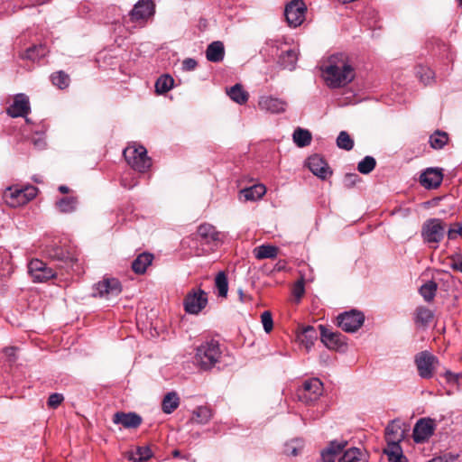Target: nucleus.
I'll return each instance as SVG.
<instances>
[{"label": "nucleus", "mask_w": 462, "mask_h": 462, "mask_svg": "<svg viewBox=\"0 0 462 462\" xmlns=\"http://www.w3.org/2000/svg\"><path fill=\"white\" fill-rule=\"evenodd\" d=\"M318 338V334L313 327L308 326L298 335V340L305 346L307 349H310L315 340Z\"/></svg>", "instance_id": "cd10ccee"}, {"label": "nucleus", "mask_w": 462, "mask_h": 462, "mask_svg": "<svg viewBox=\"0 0 462 462\" xmlns=\"http://www.w3.org/2000/svg\"><path fill=\"white\" fill-rule=\"evenodd\" d=\"M37 192L38 189L32 185L23 188L8 187L5 189L3 198L7 205L12 208H17L33 199Z\"/></svg>", "instance_id": "20e7f679"}, {"label": "nucleus", "mask_w": 462, "mask_h": 462, "mask_svg": "<svg viewBox=\"0 0 462 462\" xmlns=\"http://www.w3.org/2000/svg\"><path fill=\"white\" fill-rule=\"evenodd\" d=\"M452 267L455 270H457L462 273V257L457 260H454L452 263Z\"/></svg>", "instance_id": "bf43d9fd"}, {"label": "nucleus", "mask_w": 462, "mask_h": 462, "mask_svg": "<svg viewBox=\"0 0 462 462\" xmlns=\"http://www.w3.org/2000/svg\"><path fill=\"white\" fill-rule=\"evenodd\" d=\"M123 153L127 163L139 172H145L152 166L151 158L147 156V151L142 145H128Z\"/></svg>", "instance_id": "7ed1b4c3"}, {"label": "nucleus", "mask_w": 462, "mask_h": 462, "mask_svg": "<svg viewBox=\"0 0 462 462\" xmlns=\"http://www.w3.org/2000/svg\"><path fill=\"white\" fill-rule=\"evenodd\" d=\"M323 392V383L318 378L306 381L298 390V398L301 402L310 403L317 401Z\"/></svg>", "instance_id": "6e6552de"}, {"label": "nucleus", "mask_w": 462, "mask_h": 462, "mask_svg": "<svg viewBox=\"0 0 462 462\" xmlns=\"http://www.w3.org/2000/svg\"><path fill=\"white\" fill-rule=\"evenodd\" d=\"M358 176L356 174H346L344 179L345 185L347 187L353 186Z\"/></svg>", "instance_id": "13d9d810"}, {"label": "nucleus", "mask_w": 462, "mask_h": 462, "mask_svg": "<svg viewBox=\"0 0 462 462\" xmlns=\"http://www.w3.org/2000/svg\"><path fill=\"white\" fill-rule=\"evenodd\" d=\"M78 199L76 197H66L56 201L55 207L61 213H71L76 210Z\"/></svg>", "instance_id": "72a5a7b5"}, {"label": "nucleus", "mask_w": 462, "mask_h": 462, "mask_svg": "<svg viewBox=\"0 0 462 462\" xmlns=\"http://www.w3.org/2000/svg\"><path fill=\"white\" fill-rule=\"evenodd\" d=\"M29 273L33 282H43L55 277V272L48 267L45 263L39 259H33L28 265Z\"/></svg>", "instance_id": "f8f14e48"}, {"label": "nucleus", "mask_w": 462, "mask_h": 462, "mask_svg": "<svg viewBox=\"0 0 462 462\" xmlns=\"http://www.w3.org/2000/svg\"><path fill=\"white\" fill-rule=\"evenodd\" d=\"M34 2V4L36 5H42L46 2H48L49 0H32Z\"/></svg>", "instance_id": "680f3d73"}, {"label": "nucleus", "mask_w": 462, "mask_h": 462, "mask_svg": "<svg viewBox=\"0 0 462 462\" xmlns=\"http://www.w3.org/2000/svg\"><path fill=\"white\" fill-rule=\"evenodd\" d=\"M406 429L401 420H394L385 428V440L387 443H400L404 439Z\"/></svg>", "instance_id": "6ab92c4d"}, {"label": "nucleus", "mask_w": 462, "mask_h": 462, "mask_svg": "<svg viewBox=\"0 0 462 462\" xmlns=\"http://www.w3.org/2000/svg\"><path fill=\"white\" fill-rule=\"evenodd\" d=\"M364 321V314L356 310L345 312L337 317L338 326L346 332H356L361 328Z\"/></svg>", "instance_id": "9b49d317"}, {"label": "nucleus", "mask_w": 462, "mask_h": 462, "mask_svg": "<svg viewBox=\"0 0 462 462\" xmlns=\"http://www.w3.org/2000/svg\"><path fill=\"white\" fill-rule=\"evenodd\" d=\"M460 2L462 3V0H460Z\"/></svg>", "instance_id": "69168bd1"}, {"label": "nucleus", "mask_w": 462, "mask_h": 462, "mask_svg": "<svg viewBox=\"0 0 462 462\" xmlns=\"http://www.w3.org/2000/svg\"><path fill=\"white\" fill-rule=\"evenodd\" d=\"M261 321L263 327V329L266 333L272 331L273 328V317L270 311H264L261 315Z\"/></svg>", "instance_id": "8fccbe9b"}, {"label": "nucleus", "mask_w": 462, "mask_h": 462, "mask_svg": "<svg viewBox=\"0 0 462 462\" xmlns=\"http://www.w3.org/2000/svg\"><path fill=\"white\" fill-rule=\"evenodd\" d=\"M435 423L431 419H420L413 429V439L415 442H423L428 439L434 431Z\"/></svg>", "instance_id": "2eb2a0df"}, {"label": "nucleus", "mask_w": 462, "mask_h": 462, "mask_svg": "<svg viewBox=\"0 0 462 462\" xmlns=\"http://www.w3.org/2000/svg\"><path fill=\"white\" fill-rule=\"evenodd\" d=\"M180 405V398L175 392L168 393L162 402V409L164 413L170 414Z\"/></svg>", "instance_id": "7c9ffc66"}, {"label": "nucleus", "mask_w": 462, "mask_h": 462, "mask_svg": "<svg viewBox=\"0 0 462 462\" xmlns=\"http://www.w3.org/2000/svg\"><path fill=\"white\" fill-rule=\"evenodd\" d=\"M213 417L212 411L207 406H199L192 411L190 422L207 424Z\"/></svg>", "instance_id": "bb28decb"}, {"label": "nucleus", "mask_w": 462, "mask_h": 462, "mask_svg": "<svg viewBox=\"0 0 462 462\" xmlns=\"http://www.w3.org/2000/svg\"><path fill=\"white\" fill-rule=\"evenodd\" d=\"M46 54V47L42 44H40L38 46H32L26 50L24 54L23 55V58L35 60L37 59H40Z\"/></svg>", "instance_id": "79ce46f5"}, {"label": "nucleus", "mask_w": 462, "mask_h": 462, "mask_svg": "<svg viewBox=\"0 0 462 462\" xmlns=\"http://www.w3.org/2000/svg\"><path fill=\"white\" fill-rule=\"evenodd\" d=\"M48 254L50 257L53 259L63 261L66 263L73 261V257L70 256L68 252L58 246L51 247V249H49Z\"/></svg>", "instance_id": "37998d69"}, {"label": "nucleus", "mask_w": 462, "mask_h": 462, "mask_svg": "<svg viewBox=\"0 0 462 462\" xmlns=\"http://www.w3.org/2000/svg\"><path fill=\"white\" fill-rule=\"evenodd\" d=\"M64 397L61 393H52L48 399V406L52 409H56L62 402Z\"/></svg>", "instance_id": "603ef678"}, {"label": "nucleus", "mask_w": 462, "mask_h": 462, "mask_svg": "<svg viewBox=\"0 0 462 462\" xmlns=\"http://www.w3.org/2000/svg\"><path fill=\"white\" fill-rule=\"evenodd\" d=\"M51 81L54 86L60 89L66 88L69 85V76L63 71H57L51 75Z\"/></svg>", "instance_id": "c03bdc74"}, {"label": "nucleus", "mask_w": 462, "mask_h": 462, "mask_svg": "<svg viewBox=\"0 0 462 462\" xmlns=\"http://www.w3.org/2000/svg\"><path fill=\"white\" fill-rule=\"evenodd\" d=\"M446 233V224L439 218H430L421 226V237L426 244L438 245Z\"/></svg>", "instance_id": "39448f33"}, {"label": "nucleus", "mask_w": 462, "mask_h": 462, "mask_svg": "<svg viewBox=\"0 0 462 462\" xmlns=\"http://www.w3.org/2000/svg\"><path fill=\"white\" fill-rule=\"evenodd\" d=\"M365 454L357 448H351L344 453V455L338 459V462H365Z\"/></svg>", "instance_id": "473e14b6"}, {"label": "nucleus", "mask_w": 462, "mask_h": 462, "mask_svg": "<svg viewBox=\"0 0 462 462\" xmlns=\"http://www.w3.org/2000/svg\"><path fill=\"white\" fill-rule=\"evenodd\" d=\"M449 137L448 133L437 130L430 136V144L435 150L442 149L448 143Z\"/></svg>", "instance_id": "c9c22d12"}, {"label": "nucleus", "mask_w": 462, "mask_h": 462, "mask_svg": "<svg viewBox=\"0 0 462 462\" xmlns=\"http://www.w3.org/2000/svg\"><path fill=\"white\" fill-rule=\"evenodd\" d=\"M174 80L169 75L161 76L155 82V91L158 94H164L173 87Z\"/></svg>", "instance_id": "e433bc0d"}, {"label": "nucleus", "mask_w": 462, "mask_h": 462, "mask_svg": "<svg viewBox=\"0 0 462 462\" xmlns=\"http://www.w3.org/2000/svg\"><path fill=\"white\" fill-rule=\"evenodd\" d=\"M29 112V97L24 94L16 95L13 104L7 108V114L12 117L25 116Z\"/></svg>", "instance_id": "dca6fc26"}, {"label": "nucleus", "mask_w": 462, "mask_h": 462, "mask_svg": "<svg viewBox=\"0 0 462 462\" xmlns=\"http://www.w3.org/2000/svg\"><path fill=\"white\" fill-rule=\"evenodd\" d=\"M307 6L302 0H292L284 11L286 21L291 27L300 26L305 20Z\"/></svg>", "instance_id": "1a4fd4ad"}, {"label": "nucleus", "mask_w": 462, "mask_h": 462, "mask_svg": "<svg viewBox=\"0 0 462 462\" xmlns=\"http://www.w3.org/2000/svg\"><path fill=\"white\" fill-rule=\"evenodd\" d=\"M225 56V47L222 42L216 41L211 42L206 51V57L211 62H219Z\"/></svg>", "instance_id": "b1692460"}, {"label": "nucleus", "mask_w": 462, "mask_h": 462, "mask_svg": "<svg viewBox=\"0 0 462 462\" xmlns=\"http://www.w3.org/2000/svg\"><path fill=\"white\" fill-rule=\"evenodd\" d=\"M152 453L149 447H138L134 453H132L129 459L133 462H143L149 459Z\"/></svg>", "instance_id": "a19ab883"}, {"label": "nucleus", "mask_w": 462, "mask_h": 462, "mask_svg": "<svg viewBox=\"0 0 462 462\" xmlns=\"http://www.w3.org/2000/svg\"><path fill=\"white\" fill-rule=\"evenodd\" d=\"M298 60V52L294 49H288L282 51V54L280 56L279 62L281 66L284 69H288L290 70L295 68V64Z\"/></svg>", "instance_id": "c85d7f7f"}, {"label": "nucleus", "mask_w": 462, "mask_h": 462, "mask_svg": "<svg viewBox=\"0 0 462 462\" xmlns=\"http://www.w3.org/2000/svg\"><path fill=\"white\" fill-rule=\"evenodd\" d=\"M433 319L432 311L426 307H419L416 310V322L427 325Z\"/></svg>", "instance_id": "a18cd8bd"}, {"label": "nucleus", "mask_w": 462, "mask_h": 462, "mask_svg": "<svg viewBox=\"0 0 462 462\" xmlns=\"http://www.w3.org/2000/svg\"><path fill=\"white\" fill-rule=\"evenodd\" d=\"M182 67L185 70H193L197 67V61L190 58L185 59L182 62Z\"/></svg>", "instance_id": "4d7b16f0"}, {"label": "nucleus", "mask_w": 462, "mask_h": 462, "mask_svg": "<svg viewBox=\"0 0 462 462\" xmlns=\"http://www.w3.org/2000/svg\"><path fill=\"white\" fill-rule=\"evenodd\" d=\"M215 286L217 290L218 296L226 298L228 291V282L225 273L220 272L217 273L215 279Z\"/></svg>", "instance_id": "ea45409f"}, {"label": "nucleus", "mask_w": 462, "mask_h": 462, "mask_svg": "<svg viewBox=\"0 0 462 462\" xmlns=\"http://www.w3.org/2000/svg\"><path fill=\"white\" fill-rule=\"evenodd\" d=\"M227 95L233 101L240 105L247 102L249 97L248 92L243 88L241 84H236L235 86L230 88L227 90Z\"/></svg>", "instance_id": "2f4dec72"}, {"label": "nucleus", "mask_w": 462, "mask_h": 462, "mask_svg": "<svg viewBox=\"0 0 462 462\" xmlns=\"http://www.w3.org/2000/svg\"><path fill=\"white\" fill-rule=\"evenodd\" d=\"M384 453L387 455L390 462H400L402 457L400 443H387Z\"/></svg>", "instance_id": "4c0bfd02"}, {"label": "nucleus", "mask_w": 462, "mask_h": 462, "mask_svg": "<svg viewBox=\"0 0 462 462\" xmlns=\"http://www.w3.org/2000/svg\"><path fill=\"white\" fill-rule=\"evenodd\" d=\"M430 462H441V459L440 458H434V459H432Z\"/></svg>", "instance_id": "0e129e2a"}, {"label": "nucleus", "mask_w": 462, "mask_h": 462, "mask_svg": "<svg viewBox=\"0 0 462 462\" xmlns=\"http://www.w3.org/2000/svg\"><path fill=\"white\" fill-rule=\"evenodd\" d=\"M198 236L207 243L219 239V234L216 228L209 224L200 225L198 228Z\"/></svg>", "instance_id": "c756f323"}, {"label": "nucleus", "mask_w": 462, "mask_h": 462, "mask_svg": "<svg viewBox=\"0 0 462 462\" xmlns=\"http://www.w3.org/2000/svg\"><path fill=\"white\" fill-rule=\"evenodd\" d=\"M304 292V280L301 278L300 280L297 281V282L294 284L292 289V294L299 300L303 296Z\"/></svg>", "instance_id": "864d4df0"}, {"label": "nucleus", "mask_w": 462, "mask_h": 462, "mask_svg": "<svg viewBox=\"0 0 462 462\" xmlns=\"http://www.w3.org/2000/svg\"><path fill=\"white\" fill-rule=\"evenodd\" d=\"M437 284L434 282H430L422 285L420 292L426 301H431L436 294Z\"/></svg>", "instance_id": "49530a36"}, {"label": "nucleus", "mask_w": 462, "mask_h": 462, "mask_svg": "<svg viewBox=\"0 0 462 462\" xmlns=\"http://www.w3.org/2000/svg\"><path fill=\"white\" fill-rule=\"evenodd\" d=\"M153 255L150 253L140 254L132 263V269L136 274H143L152 263Z\"/></svg>", "instance_id": "393cba45"}, {"label": "nucleus", "mask_w": 462, "mask_h": 462, "mask_svg": "<svg viewBox=\"0 0 462 462\" xmlns=\"http://www.w3.org/2000/svg\"><path fill=\"white\" fill-rule=\"evenodd\" d=\"M375 159L372 156H365L357 165V170L363 174L370 173L375 167Z\"/></svg>", "instance_id": "de8ad7c7"}, {"label": "nucleus", "mask_w": 462, "mask_h": 462, "mask_svg": "<svg viewBox=\"0 0 462 462\" xmlns=\"http://www.w3.org/2000/svg\"><path fill=\"white\" fill-rule=\"evenodd\" d=\"M172 455H173V457H179L180 456V452L179 450H177V449H176V450H174V451L172 452Z\"/></svg>", "instance_id": "e2e57ef3"}, {"label": "nucleus", "mask_w": 462, "mask_h": 462, "mask_svg": "<svg viewBox=\"0 0 462 462\" xmlns=\"http://www.w3.org/2000/svg\"><path fill=\"white\" fill-rule=\"evenodd\" d=\"M307 165L314 175L318 176L322 180H325L331 175V171L329 170V167L328 166V163L324 161L322 157H320L318 154H314L309 157L307 161Z\"/></svg>", "instance_id": "f3484780"}, {"label": "nucleus", "mask_w": 462, "mask_h": 462, "mask_svg": "<svg viewBox=\"0 0 462 462\" xmlns=\"http://www.w3.org/2000/svg\"><path fill=\"white\" fill-rule=\"evenodd\" d=\"M122 286L120 282L112 277H104L101 281L93 286L94 297L109 299L120 294Z\"/></svg>", "instance_id": "423d86ee"}, {"label": "nucleus", "mask_w": 462, "mask_h": 462, "mask_svg": "<svg viewBox=\"0 0 462 462\" xmlns=\"http://www.w3.org/2000/svg\"><path fill=\"white\" fill-rule=\"evenodd\" d=\"M142 418L134 412H116L113 416L115 424H121L126 429H136L142 423Z\"/></svg>", "instance_id": "aec40b11"}, {"label": "nucleus", "mask_w": 462, "mask_h": 462, "mask_svg": "<svg viewBox=\"0 0 462 462\" xmlns=\"http://www.w3.org/2000/svg\"><path fill=\"white\" fill-rule=\"evenodd\" d=\"M337 145L341 149L350 151L354 146V142L346 132L342 131L337 138Z\"/></svg>", "instance_id": "09e8293b"}, {"label": "nucleus", "mask_w": 462, "mask_h": 462, "mask_svg": "<svg viewBox=\"0 0 462 462\" xmlns=\"http://www.w3.org/2000/svg\"><path fill=\"white\" fill-rule=\"evenodd\" d=\"M59 190L61 193H68L69 191V189L67 186L61 185L59 187Z\"/></svg>", "instance_id": "052dcab7"}, {"label": "nucleus", "mask_w": 462, "mask_h": 462, "mask_svg": "<svg viewBox=\"0 0 462 462\" xmlns=\"http://www.w3.org/2000/svg\"><path fill=\"white\" fill-rule=\"evenodd\" d=\"M279 248L272 245H262L255 247L253 251L254 257L257 260L274 259L277 257Z\"/></svg>", "instance_id": "a878e982"}, {"label": "nucleus", "mask_w": 462, "mask_h": 462, "mask_svg": "<svg viewBox=\"0 0 462 462\" xmlns=\"http://www.w3.org/2000/svg\"><path fill=\"white\" fill-rule=\"evenodd\" d=\"M293 141L299 147H304L310 143L311 134L305 129L297 128L293 133Z\"/></svg>", "instance_id": "58836bf2"}, {"label": "nucleus", "mask_w": 462, "mask_h": 462, "mask_svg": "<svg viewBox=\"0 0 462 462\" xmlns=\"http://www.w3.org/2000/svg\"><path fill=\"white\" fill-rule=\"evenodd\" d=\"M457 236L462 237V222L452 224L448 230V237L449 240H455Z\"/></svg>", "instance_id": "3c124183"}, {"label": "nucleus", "mask_w": 462, "mask_h": 462, "mask_svg": "<svg viewBox=\"0 0 462 462\" xmlns=\"http://www.w3.org/2000/svg\"><path fill=\"white\" fill-rule=\"evenodd\" d=\"M438 364V358L428 351H422L415 356V365L421 378H431Z\"/></svg>", "instance_id": "0eeeda50"}, {"label": "nucleus", "mask_w": 462, "mask_h": 462, "mask_svg": "<svg viewBox=\"0 0 462 462\" xmlns=\"http://www.w3.org/2000/svg\"><path fill=\"white\" fill-rule=\"evenodd\" d=\"M154 11L155 5L152 0H140L130 13L131 19L134 22L147 20L153 15Z\"/></svg>", "instance_id": "4468645a"}, {"label": "nucleus", "mask_w": 462, "mask_h": 462, "mask_svg": "<svg viewBox=\"0 0 462 462\" xmlns=\"http://www.w3.org/2000/svg\"><path fill=\"white\" fill-rule=\"evenodd\" d=\"M321 341L330 349L339 350L345 346L344 337L340 333L331 332L323 326H319Z\"/></svg>", "instance_id": "a211bd4d"}, {"label": "nucleus", "mask_w": 462, "mask_h": 462, "mask_svg": "<svg viewBox=\"0 0 462 462\" xmlns=\"http://www.w3.org/2000/svg\"><path fill=\"white\" fill-rule=\"evenodd\" d=\"M219 343L216 340L207 341L198 346L195 362L203 370H209L219 362L221 357Z\"/></svg>", "instance_id": "f03ea898"}, {"label": "nucleus", "mask_w": 462, "mask_h": 462, "mask_svg": "<svg viewBox=\"0 0 462 462\" xmlns=\"http://www.w3.org/2000/svg\"><path fill=\"white\" fill-rule=\"evenodd\" d=\"M321 78L330 88H345L356 78L352 60L345 53L329 56L320 66Z\"/></svg>", "instance_id": "f257e3e1"}, {"label": "nucleus", "mask_w": 462, "mask_h": 462, "mask_svg": "<svg viewBox=\"0 0 462 462\" xmlns=\"http://www.w3.org/2000/svg\"><path fill=\"white\" fill-rule=\"evenodd\" d=\"M266 193V188L263 184H255L249 188H245L240 191L239 199L244 201H256Z\"/></svg>", "instance_id": "5701e85b"}, {"label": "nucleus", "mask_w": 462, "mask_h": 462, "mask_svg": "<svg viewBox=\"0 0 462 462\" xmlns=\"http://www.w3.org/2000/svg\"><path fill=\"white\" fill-rule=\"evenodd\" d=\"M443 180L442 172L438 169H427L420 177V184L426 189L438 188Z\"/></svg>", "instance_id": "412c9836"}, {"label": "nucleus", "mask_w": 462, "mask_h": 462, "mask_svg": "<svg viewBox=\"0 0 462 462\" xmlns=\"http://www.w3.org/2000/svg\"><path fill=\"white\" fill-rule=\"evenodd\" d=\"M445 378L448 383H458V380H459V378H462V374H454L450 371H447L445 373Z\"/></svg>", "instance_id": "5fc2aeb1"}, {"label": "nucleus", "mask_w": 462, "mask_h": 462, "mask_svg": "<svg viewBox=\"0 0 462 462\" xmlns=\"http://www.w3.org/2000/svg\"><path fill=\"white\" fill-rule=\"evenodd\" d=\"M347 442L346 440L330 441L328 447L321 452L322 462H336L337 457L346 448Z\"/></svg>", "instance_id": "4be33fe9"}, {"label": "nucleus", "mask_w": 462, "mask_h": 462, "mask_svg": "<svg viewBox=\"0 0 462 462\" xmlns=\"http://www.w3.org/2000/svg\"><path fill=\"white\" fill-rule=\"evenodd\" d=\"M208 303L207 293L202 290H192L184 300L185 310L189 314H198Z\"/></svg>", "instance_id": "9d476101"}, {"label": "nucleus", "mask_w": 462, "mask_h": 462, "mask_svg": "<svg viewBox=\"0 0 462 462\" xmlns=\"http://www.w3.org/2000/svg\"><path fill=\"white\" fill-rule=\"evenodd\" d=\"M258 106L263 111L272 114H279L285 112L288 103L284 99L272 96H263L259 98Z\"/></svg>", "instance_id": "ddd939ff"}, {"label": "nucleus", "mask_w": 462, "mask_h": 462, "mask_svg": "<svg viewBox=\"0 0 462 462\" xmlns=\"http://www.w3.org/2000/svg\"><path fill=\"white\" fill-rule=\"evenodd\" d=\"M415 75L419 79V80L424 85H430L435 80V73L434 71L423 65H419L415 68Z\"/></svg>", "instance_id": "f704fd0d"}, {"label": "nucleus", "mask_w": 462, "mask_h": 462, "mask_svg": "<svg viewBox=\"0 0 462 462\" xmlns=\"http://www.w3.org/2000/svg\"><path fill=\"white\" fill-rule=\"evenodd\" d=\"M16 351L17 348L14 346H8L4 349V353L10 362H14L16 360Z\"/></svg>", "instance_id": "6e6d98bb"}]
</instances>
